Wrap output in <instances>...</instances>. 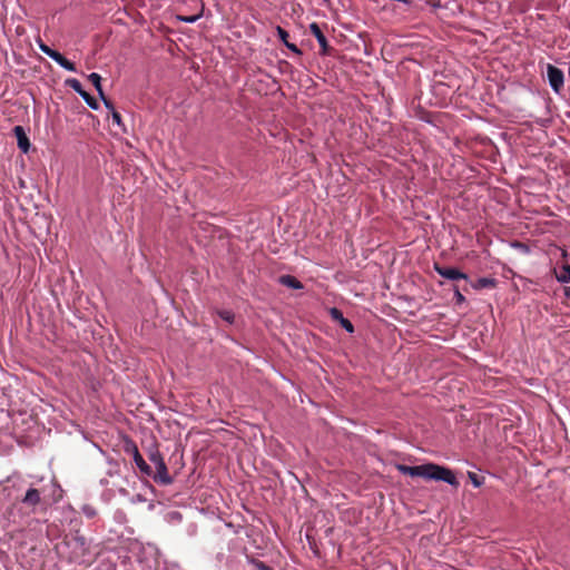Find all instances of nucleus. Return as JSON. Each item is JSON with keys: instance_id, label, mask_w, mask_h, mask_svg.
Masks as SVG:
<instances>
[{"instance_id": "f257e3e1", "label": "nucleus", "mask_w": 570, "mask_h": 570, "mask_svg": "<svg viewBox=\"0 0 570 570\" xmlns=\"http://www.w3.org/2000/svg\"><path fill=\"white\" fill-rule=\"evenodd\" d=\"M396 469L404 475L420 476L425 480L443 481L454 488L459 487V481L456 480L454 472L446 466H442L435 463H425L414 466L397 464Z\"/></svg>"}, {"instance_id": "f03ea898", "label": "nucleus", "mask_w": 570, "mask_h": 570, "mask_svg": "<svg viewBox=\"0 0 570 570\" xmlns=\"http://www.w3.org/2000/svg\"><path fill=\"white\" fill-rule=\"evenodd\" d=\"M21 503L30 509V512L36 513L39 510H47V508L50 505L49 500L46 495H43V491L36 489V488H29L21 499Z\"/></svg>"}, {"instance_id": "7ed1b4c3", "label": "nucleus", "mask_w": 570, "mask_h": 570, "mask_svg": "<svg viewBox=\"0 0 570 570\" xmlns=\"http://www.w3.org/2000/svg\"><path fill=\"white\" fill-rule=\"evenodd\" d=\"M148 458L150 462L155 464L157 470V472L153 475L155 482L163 485L171 484L174 480L168 473L167 465L160 452L155 450L149 454Z\"/></svg>"}, {"instance_id": "20e7f679", "label": "nucleus", "mask_w": 570, "mask_h": 570, "mask_svg": "<svg viewBox=\"0 0 570 570\" xmlns=\"http://www.w3.org/2000/svg\"><path fill=\"white\" fill-rule=\"evenodd\" d=\"M39 48L40 50L49 56L51 59H53L60 67L68 71H77L76 66L73 62L69 61L63 55H61L59 51L51 49L49 46L43 43L42 41H39Z\"/></svg>"}, {"instance_id": "39448f33", "label": "nucleus", "mask_w": 570, "mask_h": 570, "mask_svg": "<svg viewBox=\"0 0 570 570\" xmlns=\"http://www.w3.org/2000/svg\"><path fill=\"white\" fill-rule=\"evenodd\" d=\"M39 48L40 50L49 56L51 59H53L60 67L68 71H77L76 66L73 62L69 61L63 55H61L59 51L51 49L49 46L43 43L42 41H39Z\"/></svg>"}, {"instance_id": "423d86ee", "label": "nucleus", "mask_w": 570, "mask_h": 570, "mask_svg": "<svg viewBox=\"0 0 570 570\" xmlns=\"http://www.w3.org/2000/svg\"><path fill=\"white\" fill-rule=\"evenodd\" d=\"M547 77L549 85L553 89L554 92L559 94L563 88L564 75L561 69L558 67L548 63L547 66Z\"/></svg>"}, {"instance_id": "0eeeda50", "label": "nucleus", "mask_w": 570, "mask_h": 570, "mask_svg": "<svg viewBox=\"0 0 570 570\" xmlns=\"http://www.w3.org/2000/svg\"><path fill=\"white\" fill-rule=\"evenodd\" d=\"M66 83L73 89L77 94L81 96V98L86 101V104L97 110L99 108V105L94 96H91L89 92H87L83 88L81 82L78 79H68Z\"/></svg>"}, {"instance_id": "6e6552de", "label": "nucleus", "mask_w": 570, "mask_h": 570, "mask_svg": "<svg viewBox=\"0 0 570 570\" xmlns=\"http://www.w3.org/2000/svg\"><path fill=\"white\" fill-rule=\"evenodd\" d=\"M126 452L132 454L134 461H135L137 468L139 469V471L142 474H145L147 476L151 475L153 471H151L150 465H148L146 463V461L144 460V458L139 453V450H138L137 445L134 442H130L129 444L126 445Z\"/></svg>"}, {"instance_id": "1a4fd4ad", "label": "nucleus", "mask_w": 570, "mask_h": 570, "mask_svg": "<svg viewBox=\"0 0 570 570\" xmlns=\"http://www.w3.org/2000/svg\"><path fill=\"white\" fill-rule=\"evenodd\" d=\"M434 269L435 272L446 278V279H451V281H456V279H464V281H469V276L464 273H462L461 271H459L458 268H454V267H446V266H441L439 264H434Z\"/></svg>"}, {"instance_id": "9d476101", "label": "nucleus", "mask_w": 570, "mask_h": 570, "mask_svg": "<svg viewBox=\"0 0 570 570\" xmlns=\"http://www.w3.org/2000/svg\"><path fill=\"white\" fill-rule=\"evenodd\" d=\"M309 31L316 38V40L321 47V55H323V56L330 55L332 48L328 45V41H327L325 35L323 33L321 27L316 22H313L309 24Z\"/></svg>"}, {"instance_id": "9b49d317", "label": "nucleus", "mask_w": 570, "mask_h": 570, "mask_svg": "<svg viewBox=\"0 0 570 570\" xmlns=\"http://www.w3.org/2000/svg\"><path fill=\"white\" fill-rule=\"evenodd\" d=\"M13 134L17 138L18 147L23 151L28 153L30 148V140L23 129L22 126H16L13 128Z\"/></svg>"}, {"instance_id": "f8f14e48", "label": "nucleus", "mask_w": 570, "mask_h": 570, "mask_svg": "<svg viewBox=\"0 0 570 570\" xmlns=\"http://www.w3.org/2000/svg\"><path fill=\"white\" fill-rule=\"evenodd\" d=\"M330 313H331L332 318L334 321H337L341 324V326L343 328H345L348 333L354 332L353 324L351 323V321H348L347 318H345L343 316V313L338 308L333 307Z\"/></svg>"}, {"instance_id": "ddd939ff", "label": "nucleus", "mask_w": 570, "mask_h": 570, "mask_svg": "<svg viewBox=\"0 0 570 570\" xmlns=\"http://www.w3.org/2000/svg\"><path fill=\"white\" fill-rule=\"evenodd\" d=\"M277 36L279 40L294 53L302 55V51L298 49V47L295 43L289 42V33L283 29L282 27H277Z\"/></svg>"}, {"instance_id": "4468645a", "label": "nucleus", "mask_w": 570, "mask_h": 570, "mask_svg": "<svg viewBox=\"0 0 570 570\" xmlns=\"http://www.w3.org/2000/svg\"><path fill=\"white\" fill-rule=\"evenodd\" d=\"M279 283L284 286H287L289 288L294 289H302L303 284L294 276L292 275H282L279 277Z\"/></svg>"}, {"instance_id": "2eb2a0df", "label": "nucleus", "mask_w": 570, "mask_h": 570, "mask_svg": "<svg viewBox=\"0 0 570 570\" xmlns=\"http://www.w3.org/2000/svg\"><path fill=\"white\" fill-rule=\"evenodd\" d=\"M497 284V281L491 277H481L476 279L474 283H471V286L474 289H482V288H493Z\"/></svg>"}, {"instance_id": "dca6fc26", "label": "nucleus", "mask_w": 570, "mask_h": 570, "mask_svg": "<svg viewBox=\"0 0 570 570\" xmlns=\"http://www.w3.org/2000/svg\"><path fill=\"white\" fill-rule=\"evenodd\" d=\"M88 80L94 85V87L96 88V90L99 94V97L104 98V90H102V87H101V77H100V75H98L96 72H92V73H90L88 76Z\"/></svg>"}, {"instance_id": "f3484780", "label": "nucleus", "mask_w": 570, "mask_h": 570, "mask_svg": "<svg viewBox=\"0 0 570 570\" xmlns=\"http://www.w3.org/2000/svg\"><path fill=\"white\" fill-rule=\"evenodd\" d=\"M557 279L560 283H570V265H564L559 274H557Z\"/></svg>"}, {"instance_id": "a211bd4d", "label": "nucleus", "mask_w": 570, "mask_h": 570, "mask_svg": "<svg viewBox=\"0 0 570 570\" xmlns=\"http://www.w3.org/2000/svg\"><path fill=\"white\" fill-rule=\"evenodd\" d=\"M252 564L256 570H273V568L259 560H253Z\"/></svg>"}, {"instance_id": "6ab92c4d", "label": "nucleus", "mask_w": 570, "mask_h": 570, "mask_svg": "<svg viewBox=\"0 0 570 570\" xmlns=\"http://www.w3.org/2000/svg\"><path fill=\"white\" fill-rule=\"evenodd\" d=\"M219 316L228 323H233L235 317V315L230 311H220Z\"/></svg>"}, {"instance_id": "aec40b11", "label": "nucleus", "mask_w": 570, "mask_h": 570, "mask_svg": "<svg viewBox=\"0 0 570 570\" xmlns=\"http://www.w3.org/2000/svg\"><path fill=\"white\" fill-rule=\"evenodd\" d=\"M453 291L456 304H462L463 302H465V297L463 296V294L461 293L460 288L456 285L454 286Z\"/></svg>"}, {"instance_id": "412c9836", "label": "nucleus", "mask_w": 570, "mask_h": 570, "mask_svg": "<svg viewBox=\"0 0 570 570\" xmlns=\"http://www.w3.org/2000/svg\"><path fill=\"white\" fill-rule=\"evenodd\" d=\"M111 117H112V124L122 126L121 115L116 109H112Z\"/></svg>"}, {"instance_id": "4be33fe9", "label": "nucleus", "mask_w": 570, "mask_h": 570, "mask_svg": "<svg viewBox=\"0 0 570 570\" xmlns=\"http://www.w3.org/2000/svg\"><path fill=\"white\" fill-rule=\"evenodd\" d=\"M200 16H188V17H179V19L184 22L194 23Z\"/></svg>"}, {"instance_id": "5701e85b", "label": "nucleus", "mask_w": 570, "mask_h": 570, "mask_svg": "<svg viewBox=\"0 0 570 570\" xmlns=\"http://www.w3.org/2000/svg\"><path fill=\"white\" fill-rule=\"evenodd\" d=\"M469 476L473 483L474 487H480L481 485V481L478 479V476L474 474V473H469Z\"/></svg>"}, {"instance_id": "b1692460", "label": "nucleus", "mask_w": 570, "mask_h": 570, "mask_svg": "<svg viewBox=\"0 0 570 570\" xmlns=\"http://www.w3.org/2000/svg\"><path fill=\"white\" fill-rule=\"evenodd\" d=\"M105 106L112 112V109H115L112 102L106 98V96L104 95V98H101Z\"/></svg>"}, {"instance_id": "393cba45", "label": "nucleus", "mask_w": 570, "mask_h": 570, "mask_svg": "<svg viewBox=\"0 0 570 570\" xmlns=\"http://www.w3.org/2000/svg\"><path fill=\"white\" fill-rule=\"evenodd\" d=\"M564 296L569 299V304H570V287L564 288Z\"/></svg>"}]
</instances>
